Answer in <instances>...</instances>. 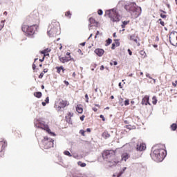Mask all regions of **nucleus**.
<instances>
[{"mask_svg":"<svg viewBox=\"0 0 177 177\" xmlns=\"http://www.w3.org/2000/svg\"><path fill=\"white\" fill-rule=\"evenodd\" d=\"M38 21H39V13H38V11L35 10L26 18V22L28 24L30 25L23 24L21 26L23 32H24L27 37H32V35H34L35 32L38 30V25H37Z\"/></svg>","mask_w":177,"mask_h":177,"instance_id":"nucleus-1","label":"nucleus"},{"mask_svg":"<svg viewBox=\"0 0 177 177\" xmlns=\"http://www.w3.org/2000/svg\"><path fill=\"white\" fill-rule=\"evenodd\" d=\"M124 9L129 10L134 19L139 17L142 13V8L136 7V3L135 2H132L128 5H126L124 6Z\"/></svg>","mask_w":177,"mask_h":177,"instance_id":"nucleus-2","label":"nucleus"},{"mask_svg":"<svg viewBox=\"0 0 177 177\" xmlns=\"http://www.w3.org/2000/svg\"><path fill=\"white\" fill-rule=\"evenodd\" d=\"M167 156V151L164 148L156 149L151 154L152 159L156 162H161Z\"/></svg>","mask_w":177,"mask_h":177,"instance_id":"nucleus-3","label":"nucleus"},{"mask_svg":"<svg viewBox=\"0 0 177 177\" xmlns=\"http://www.w3.org/2000/svg\"><path fill=\"white\" fill-rule=\"evenodd\" d=\"M106 15L113 23H118V21H120V14H118V12H117V9L113 8L111 10H108L106 11Z\"/></svg>","mask_w":177,"mask_h":177,"instance_id":"nucleus-4","label":"nucleus"},{"mask_svg":"<svg viewBox=\"0 0 177 177\" xmlns=\"http://www.w3.org/2000/svg\"><path fill=\"white\" fill-rule=\"evenodd\" d=\"M50 30L48 31V35H59V30H60V24L57 21H53L50 25Z\"/></svg>","mask_w":177,"mask_h":177,"instance_id":"nucleus-5","label":"nucleus"},{"mask_svg":"<svg viewBox=\"0 0 177 177\" xmlns=\"http://www.w3.org/2000/svg\"><path fill=\"white\" fill-rule=\"evenodd\" d=\"M70 106V102L66 100L59 99L55 103V109L58 111H62V109H66Z\"/></svg>","mask_w":177,"mask_h":177,"instance_id":"nucleus-6","label":"nucleus"},{"mask_svg":"<svg viewBox=\"0 0 177 177\" xmlns=\"http://www.w3.org/2000/svg\"><path fill=\"white\" fill-rule=\"evenodd\" d=\"M102 157L104 160L115 158V151H114V150H104L102 152Z\"/></svg>","mask_w":177,"mask_h":177,"instance_id":"nucleus-7","label":"nucleus"},{"mask_svg":"<svg viewBox=\"0 0 177 177\" xmlns=\"http://www.w3.org/2000/svg\"><path fill=\"white\" fill-rule=\"evenodd\" d=\"M53 139L48 138L45 137L44 140H42V145L44 149H46V150H48V149H50L51 147H53Z\"/></svg>","mask_w":177,"mask_h":177,"instance_id":"nucleus-8","label":"nucleus"},{"mask_svg":"<svg viewBox=\"0 0 177 177\" xmlns=\"http://www.w3.org/2000/svg\"><path fill=\"white\" fill-rule=\"evenodd\" d=\"M35 125L37 128L44 129V131H46V132L50 133V129H49V127L47 124H45V122L37 120L35 123Z\"/></svg>","mask_w":177,"mask_h":177,"instance_id":"nucleus-9","label":"nucleus"},{"mask_svg":"<svg viewBox=\"0 0 177 177\" xmlns=\"http://www.w3.org/2000/svg\"><path fill=\"white\" fill-rule=\"evenodd\" d=\"M68 56V57H67ZM59 60L61 63H68V62H75V59L74 58L71 57V53H66V56L65 57H59Z\"/></svg>","mask_w":177,"mask_h":177,"instance_id":"nucleus-10","label":"nucleus"},{"mask_svg":"<svg viewBox=\"0 0 177 177\" xmlns=\"http://www.w3.org/2000/svg\"><path fill=\"white\" fill-rule=\"evenodd\" d=\"M169 42L173 46H177V32H171L169 35Z\"/></svg>","mask_w":177,"mask_h":177,"instance_id":"nucleus-11","label":"nucleus"},{"mask_svg":"<svg viewBox=\"0 0 177 177\" xmlns=\"http://www.w3.org/2000/svg\"><path fill=\"white\" fill-rule=\"evenodd\" d=\"M8 146V142L3 138H0V153H2Z\"/></svg>","mask_w":177,"mask_h":177,"instance_id":"nucleus-12","label":"nucleus"},{"mask_svg":"<svg viewBox=\"0 0 177 177\" xmlns=\"http://www.w3.org/2000/svg\"><path fill=\"white\" fill-rule=\"evenodd\" d=\"M136 149L137 151H143L144 150H146V144L138 142L136 147Z\"/></svg>","mask_w":177,"mask_h":177,"instance_id":"nucleus-13","label":"nucleus"},{"mask_svg":"<svg viewBox=\"0 0 177 177\" xmlns=\"http://www.w3.org/2000/svg\"><path fill=\"white\" fill-rule=\"evenodd\" d=\"M149 99L150 97L149 95H145L142 100L141 104H145V106H147V104H149V106H151V104L149 102Z\"/></svg>","mask_w":177,"mask_h":177,"instance_id":"nucleus-14","label":"nucleus"},{"mask_svg":"<svg viewBox=\"0 0 177 177\" xmlns=\"http://www.w3.org/2000/svg\"><path fill=\"white\" fill-rule=\"evenodd\" d=\"M88 21H89L91 27L93 26H98V24H99V21H97V20L95 19V18H93V17H90L88 19Z\"/></svg>","mask_w":177,"mask_h":177,"instance_id":"nucleus-15","label":"nucleus"},{"mask_svg":"<svg viewBox=\"0 0 177 177\" xmlns=\"http://www.w3.org/2000/svg\"><path fill=\"white\" fill-rule=\"evenodd\" d=\"M95 53L97 55V56L102 57V55H104V50L102 48H97L95 50Z\"/></svg>","mask_w":177,"mask_h":177,"instance_id":"nucleus-16","label":"nucleus"},{"mask_svg":"<svg viewBox=\"0 0 177 177\" xmlns=\"http://www.w3.org/2000/svg\"><path fill=\"white\" fill-rule=\"evenodd\" d=\"M129 157H130L129 153H123L121 155V161H127V160H128V158H129Z\"/></svg>","mask_w":177,"mask_h":177,"instance_id":"nucleus-17","label":"nucleus"},{"mask_svg":"<svg viewBox=\"0 0 177 177\" xmlns=\"http://www.w3.org/2000/svg\"><path fill=\"white\" fill-rule=\"evenodd\" d=\"M55 69L57 70V74H61L62 71V74H64V72L66 71V69L63 66H57L55 67Z\"/></svg>","mask_w":177,"mask_h":177,"instance_id":"nucleus-18","label":"nucleus"},{"mask_svg":"<svg viewBox=\"0 0 177 177\" xmlns=\"http://www.w3.org/2000/svg\"><path fill=\"white\" fill-rule=\"evenodd\" d=\"M76 111H77L79 114H82V113H84V109L82 108V105L77 104L76 106Z\"/></svg>","mask_w":177,"mask_h":177,"instance_id":"nucleus-19","label":"nucleus"},{"mask_svg":"<svg viewBox=\"0 0 177 177\" xmlns=\"http://www.w3.org/2000/svg\"><path fill=\"white\" fill-rule=\"evenodd\" d=\"M160 12H161L162 13L160 14V16L162 19H167V12L162 10H160Z\"/></svg>","mask_w":177,"mask_h":177,"instance_id":"nucleus-20","label":"nucleus"},{"mask_svg":"<svg viewBox=\"0 0 177 177\" xmlns=\"http://www.w3.org/2000/svg\"><path fill=\"white\" fill-rule=\"evenodd\" d=\"M130 39L131 41H133L134 42H136V44H138V37H136V35H132L130 37Z\"/></svg>","mask_w":177,"mask_h":177,"instance_id":"nucleus-21","label":"nucleus"},{"mask_svg":"<svg viewBox=\"0 0 177 177\" xmlns=\"http://www.w3.org/2000/svg\"><path fill=\"white\" fill-rule=\"evenodd\" d=\"M34 96H35V97H37L38 99L42 97V93L38 91V92H35L34 93Z\"/></svg>","mask_w":177,"mask_h":177,"instance_id":"nucleus-22","label":"nucleus"},{"mask_svg":"<svg viewBox=\"0 0 177 177\" xmlns=\"http://www.w3.org/2000/svg\"><path fill=\"white\" fill-rule=\"evenodd\" d=\"M49 52H50V48H46L44 49V50L41 51L42 55H44V56H46V55H48V53H49Z\"/></svg>","mask_w":177,"mask_h":177,"instance_id":"nucleus-23","label":"nucleus"},{"mask_svg":"<svg viewBox=\"0 0 177 177\" xmlns=\"http://www.w3.org/2000/svg\"><path fill=\"white\" fill-rule=\"evenodd\" d=\"M102 137H104V139H108V138L110 137V134L109 133V132L104 131V132L102 133Z\"/></svg>","mask_w":177,"mask_h":177,"instance_id":"nucleus-24","label":"nucleus"},{"mask_svg":"<svg viewBox=\"0 0 177 177\" xmlns=\"http://www.w3.org/2000/svg\"><path fill=\"white\" fill-rule=\"evenodd\" d=\"M125 128L127 129H129V131H131V129H136V127L135 126H131V125H126Z\"/></svg>","mask_w":177,"mask_h":177,"instance_id":"nucleus-25","label":"nucleus"},{"mask_svg":"<svg viewBox=\"0 0 177 177\" xmlns=\"http://www.w3.org/2000/svg\"><path fill=\"white\" fill-rule=\"evenodd\" d=\"M73 177H85L84 176V175H82V174L80 173H74L72 174Z\"/></svg>","mask_w":177,"mask_h":177,"instance_id":"nucleus-26","label":"nucleus"},{"mask_svg":"<svg viewBox=\"0 0 177 177\" xmlns=\"http://www.w3.org/2000/svg\"><path fill=\"white\" fill-rule=\"evenodd\" d=\"M6 21V20H3L1 21L0 23V30H2L3 28V27H5V22Z\"/></svg>","mask_w":177,"mask_h":177,"instance_id":"nucleus-27","label":"nucleus"},{"mask_svg":"<svg viewBox=\"0 0 177 177\" xmlns=\"http://www.w3.org/2000/svg\"><path fill=\"white\" fill-rule=\"evenodd\" d=\"M45 102H41L42 106H46V104L49 103V97H47L45 100Z\"/></svg>","mask_w":177,"mask_h":177,"instance_id":"nucleus-28","label":"nucleus"},{"mask_svg":"<svg viewBox=\"0 0 177 177\" xmlns=\"http://www.w3.org/2000/svg\"><path fill=\"white\" fill-rule=\"evenodd\" d=\"M111 42H113V40L110 38L108 39L107 40H106L105 46H109V45H110V44H111Z\"/></svg>","mask_w":177,"mask_h":177,"instance_id":"nucleus-29","label":"nucleus"},{"mask_svg":"<svg viewBox=\"0 0 177 177\" xmlns=\"http://www.w3.org/2000/svg\"><path fill=\"white\" fill-rule=\"evenodd\" d=\"M66 17H68V19H71L72 14L70 11H67L65 12Z\"/></svg>","mask_w":177,"mask_h":177,"instance_id":"nucleus-30","label":"nucleus"},{"mask_svg":"<svg viewBox=\"0 0 177 177\" xmlns=\"http://www.w3.org/2000/svg\"><path fill=\"white\" fill-rule=\"evenodd\" d=\"M129 24V21H124L122 24V28H125V26Z\"/></svg>","mask_w":177,"mask_h":177,"instance_id":"nucleus-31","label":"nucleus"},{"mask_svg":"<svg viewBox=\"0 0 177 177\" xmlns=\"http://www.w3.org/2000/svg\"><path fill=\"white\" fill-rule=\"evenodd\" d=\"M171 131H176L177 125L176 124L174 123L171 125Z\"/></svg>","mask_w":177,"mask_h":177,"instance_id":"nucleus-32","label":"nucleus"},{"mask_svg":"<svg viewBox=\"0 0 177 177\" xmlns=\"http://www.w3.org/2000/svg\"><path fill=\"white\" fill-rule=\"evenodd\" d=\"M152 103L153 104H157V97L156 96L152 97Z\"/></svg>","mask_w":177,"mask_h":177,"instance_id":"nucleus-33","label":"nucleus"},{"mask_svg":"<svg viewBox=\"0 0 177 177\" xmlns=\"http://www.w3.org/2000/svg\"><path fill=\"white\" fill-rule=\"evenodd\" d=\"M77 164H78V165H80V167H86V163H84L81 161L78 162Z\"/></svg>","mask_w":177,"mask_h":177,"instance_id":"nucleus-34","label":"nucleus"},{"mask_svg":"<svg viewBox=\"0 0 177 177\" xmlns=\"http://www.w3.org/2000/svg\"><path fill=\"white\" fill-rule=\"evenodd\" d=\"M109 162H112L113 165H117V164H118L120 162V161L115 160L113 161H109Z\"/></svg>","mask_w":177,"mask_h":177,"instance_id":"nucleus-35","label":"nucleus"},{"mask_svg":"<svg viewBox=\"0 0 177 177\" xmlns=\"http://www.w3.org/2000/svg\"><path fill=\"white\" fill-rule=\"evenodd\" d=\"M113 66H117V64H118V62H117V61H112L110 62V65L113 66Z\"/></svg>","mask_w":177,"mask_h":177,"instance_id":"nucleus-36","label":"nucleus"},{"mask_svg":"<svg viewBox=\"0 0 177 177\" xmlns=\"http://www.w3.org/2000/svg\"><path fill=\"white\" fill-rule=\"evenodd\" d=\"M64 154H65V156H68L69 157H71V153H70V151H65L64 152Z\"/></svg>","mask_w":177,"mask_h":177,"instance_id":"nucleus-37","label":"nucleus"},{"mask_svg":"<svg viewBox=\"0 0 177 177\" xmlns=\"http://www.w3.org/2000/svg\"><path fill=\"white\" fill-rule=\"evenodd\" d=\"M158 21H160V24H161V26H162V27H164V26H165V23L164 21H162V19H159Z\"/></svg>","mask_w":177,"mask_h":177,"instance_id":"nucleus-38","label":"nucleus"},{"mask_svg":"<svg viewBox=\"0 0 177 177\" xmlns=\"http://www.w3.org/2000/svg\"><path fill=\"white\" fill-rule=\"evenodd\" d=\"M36 60H38V58L35 59V62L32 64V69L33 70H35V68H37V65H35V63L36 62Z\"/></svg>","mask_w":177,"mask_h":177,"instance_id":"nucleus-39","label":"nucleus"},{"mask_svg":"<svg viewBox=\"0 0 177 177\" xmlns=\"http://www.w3.org/2000/svg\"><path fill=\"white\" fill-rule=\"evenodd\" d=\"M140 55H141V56H146V52H145V50H140Z\"/></svg>","mask_w":177,"mask_h":177,"instance_id":"nucleus-40","label":"nucleus"},{"mask_svg":"<svg viewBox=\"0 0 177 177\" xmlns=\"http://www.w3.org/2000/svg\"><path fill=\"white\" fill-rule=\"evenodd\" d=\"M124 106H129V100H126L124 101Z\"/></svg>","mask_w":177,"mask_h":177,"instance_id":"nucleus-41","label":"nucleus"},{"mask_svg":"<svg viewBox=\"0 0 177 177\" xmlns=\"http://www.w3.org/2000/svg\"><path fill=\"white\" fill-rule=\"evenodd\" d=\"M85 98L86 99V103H89V97L88 96V94L85 95Z\"/></svg>","mask_w":177,"mask_h":177,"instance_id":"nucleus-42","label":"nucleus"},{"mask_svg":"<svg viewBox=\"0 0 177 177\" xmlns=\"http://www.w3.org/2000/svg\"><path fill=\"white\" fill-rule=\"evenodd\" d=\"M80 133H81V135H82V136H85V131H84V130H80Z\"/></svg>","mask_w":177,"mask_h":177,"instance_id":"nucleus-43","label":"nucleus"},{"mask_svg":"<svg viewBox=\"0 0 177 177\" xmlns=\"http://www.w3.org/2000/svg\"><path fill=\"white\" fill-rule=\"evenodd\" d=\"M127 167H124L123 169L120 172V175H122L125 172Z\"/></svg>","mask_w":177,"mask_h":177,"instance_id":"nucleus-44","label":"nucleus"},{"mask_svg":"<svg viewBox=\"0 0 177 177\" xmlns=\"http://www.w3.org/2000/svg\"><path fill=\"white\" fill-rule=\"evenodd\" d=\"M97 13H98V15H100V16H102V15H103V10H98Z\"/></svg>","mask_w":177,"mask_h":177,"instance_id":"nucleus-45","label":"nucleus"},{"mask_svg":"<svg viewBox=\"0 0 177 177\" xmlns=\"http://www.w3.org/2000/svg\"><path fill=\"white\" fill-rule=\"evenodd\" d=\"M100 118H102V121H106V118H104V116L103 115H100Z\"/></svg>","mask_w":177,"mask_h":177,"instance_id":"nucleus-46","label":"nucleus"},{"mask_svg":"<svg viewBox=\"0 0 177 177\" xmlns=\"http://www.w3.org/2000/svg\"><path fill=\"white\" fill-rule=\"evenodd\" d=\"M44 77V73H41L40 75H39V78L41 79Z\"/></svg>","mask_w":177,"mask_h":177,"instance_id":"nucleus-47","label":"nucleus"},{"mask_svg":"<svg viewBox=\"0 0 177 177\" xmlns=\"http://www.w3.org/2000/svg\"><path fill=\"white\" fill-rule=\"evenodd\" d=\"M73 114L70 112L68 113V117H69L70 118H71V117H73Z\"/></svg>","mask_w":177,"mask_h":177,"instance_id":"nucleus-48","label":"nucleus"},{"mask_svg":"<svg viewBox=\"0 0 177 177\" xmlns=\"http://www.w3.org/2000/svg\"><path fill=\"white\" fill-rule=\"evenodd\" d=\"M128 53L130 56H132V51L131 50V49H128Z\"/></svg>","mask_w":177,"mask_h":177,"instance_id":"nucleus-49","label":"nucleus"},{"mask_svg":"<svg viewBox=\"0 0 177 177\" xmlns=\"http://www.w3.org/2000/svg\"><path fill=\"white\" fill-rule=\"evenodd\" d=\"M85 119V115H82L81 117H80V120H82V121H84V120Z\"/></svg>","mask_w":177,"mask_h":177,"instance_id":"nucleus-50","label":"nucleus"},{"mask_svg":"<svg viewBox=\"0 0 177 177\" xmlns=\"http://www.w3.org/2000/svg\"><path fill=\"white\" fill-rule=\"evenodd\" d=\"M111 49H113V50L115 49V44L113 43L112 44Z\"/></svg>","mask_w":177,"mask_h":177,"instance_id":"nucleus-51","label":"nucleus"},{"mask_svg":"<svg viewBox=\"0 0 177 177\" xmlns=\"http://www.w3.org/2000/svg\"><path fill=\"white\" fill-rule=\"evenodd\" d=\"M114 44L116 46H120V42L115 41Z\"/></svg>","mask_w":177,"mask_h":177,"instance_id":"nucleus-52","label":"nucleus"},{"mask_svg":"<svg viewBox=\"0 0 177 177\" xmlns=\"http://www.w3.org/2000/svg\"><path fill=\"white\" fill-rule=\"evenodd\" d=\"M100 70L103 71L104 70V66L102 65L100 68Z\"/></svg>","mask_w":177,"mask_h":177,"instance_id":"nucleus-53","label":"nucleus"},{"mask_svg":"<svg viewBox=\"0 0 177 177\" xmlns=\"http://www.w3.org/2000/svg\"><path fill=\"white\" fill-rule=\"evenodd\" d=\"M92 110H93V111H95V113H96V111H97V108H95V107L92 108Z\"/></svg>","mask_w":177,"mask_h":177,"instance_id":"nucleus-54","label":"nucleus"},{"mask_svg":"<svg viewBox=\"0 0 177 177\" xmlns=\"http://www.w3.org/2000/svg\"><path fill=\"white\" fill-rule=\"evenodd\" d=\"M64 82L65 85L68 86L70 84V83H68V82H67L66 80Z\"/></svg>","mask_w":177,"mask_h":177,"instance_id":"nucleus-55","label":"nucleus"},{"mask_svg":"<svg viewBox=\"0 0 177 177\" xmlns=\"http://www.w3.org/2000/svg\"><path fill=\"white\" fill-rule=\"evenodd\" d=\"M59 50H62V49H63V46H62V44H59Z\"/></svg>","mask_w":177,"mask_h":177,"instance_id":"nucleus-56","label":"nucleus"},{"mask_svg":"<svg viewBox=\"0 0 177 177\" xmlns=\"http://www.w3.org/2000/svg\"><path fill=\"white\" fill-rule=\"evenodd\" d=\"M172 85L174 88H176V83L172 82Z\"/></svg>","mask_w":177,"mask_h":177,"instance_id":"nucleus-57","label":"nucleus"},{"mask_svg":"<svg viewBox=\"0 0 177 177\" xmlns=\"http://www.w3.org/2000/svg\"><path fill=\"white\" fill-rule=\"evenodd\" d=\"M100 34V32L99 31H97L95 38H97V35H99Z\"/></svg>","mask_w":177,"mask_h":177,"instance_id":"nucleus-58","label":"nucleus"},{"mask_svg":"<svg viewBox=\"0 0 177 177\" xmlns=\"http://www.w3.org/2000/svg\"><path fill=\"white\" fill-rule=\"evenodd\" d=\"M119 87L120 88V89H122V85L121 84V82L119 83Z\"/></svg>","mask_w":177,"mask_h":177,"instance_id":"nucleus-59","label":"nucleus"},{"mask_svg":"<svg viewBox=\"0 0 177 177\" xmlns=\"http://www.w3.org/2000/svg\"><path fill=\"white\" fill-rule=\"evenodd\" d=\"M44 73H48V68L44 69Z\"/></svg>","mask_w":177,"mask_h":177,"instance_id":"nucleus-60","label":"nucleus"},{"mask_svg":"<svg viewBox=\"0 0 177 177\" xmlns=\"http://www.w3.org/2000/svg\"><path fill=\"white\" fill-rule=\"evenodd\" d=\"M3 15H4L5 16H8V12L5 11V12H3Z\"/></svg>","mask_w":177,"mask_h":177,"instance_id":"nucleus-61","label":"nucleus"},{"mask_svg":"<svg viewBox=\"0 0 177 177\" xmlns=\"http://www.w3.org/2000/svg\"><path fill=\"white\" fill-rule=\"evenodd\" d=\"M86 131H87V132H91V129H90V128H88V129H86Z\"/></svg>","mask_w":177,"mask_h":177,"instance_id":"nucleus-62","label":"nucleus"},{"mask_svg":"<svg viewBox=\"0 0 177 177\" xmlns=\"http://www.w3.org/2000/svg\"><path fill=\"white\" fill-rule=\"evenodd\" d=\"M45 59V57H43L41 59H39L40 62H44V60Z\"/></svg>","mask_w":177,"mask_h":177,"instance_id":"nucleus-63","label":"nucleus"},{"mask_svg":"<svg viewBox=\"0 0 177 177\" xmlns=\"http://www.w3.org/2000/svg\"><path fill=\"white\" fill-rule=\"evenodd\" d=\"M158 46L156 45V44H154V45H153V48H158Z\"/></svg>","mask_w":177,"mask_h":177,"instance_id":"nucleus-64","label":"nucleus"}]
</instances>
